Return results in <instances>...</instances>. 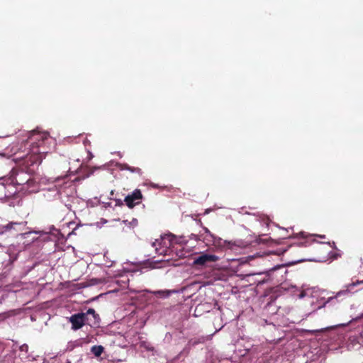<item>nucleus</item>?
I'll return each mask as SVG.
<instances>
[{
	"mask_svg": "<svg viewBox=\"0 0 363 363\" xmlns=\"http://www.w3.org/2000/svg\"><path fill=\"white\" fill-rule=\"evenodd\" d=\"M298 236L304 239V240L298 242L297 244V246L298 247H307L313 241V240H311V238H308L303 232L300 233Z\"/></svg>",
	"mask_w": 363,
	"mask_h": 363,
	"instance_id": "0eeeda50",
	"label": "nucleus"
},
{
	"mask_svg": "<svg viewBox=\"0 0 363 363\" xmlns=\"http://www.w3.org/2000/svg\"><path fill=\"white\" fill-rule=\"evenodd\" d=\"M120 168L121 170H128V169H130V165L128 164H122L120 165Z\"/></svg>",
	"mask_w": 363,
	"mask_h": 363,
	"instance_id": "4468645a",
	"label": "nucleus"
},
{
	"mask_svg": "<svg viewBox=\"0 0 363 363\" xmlns=\"http://www.w3.org/2000/svg\"><path fill=\"white\" fill-rule=\"evenodd\" d=\"M128 171H130L132 173L137 174L139 176H141L143 174L141 169L139 167H135L130 166V169H128Z\"/></svg>",
	"mask_w": 363,
	"mask_h": 363,
	"instance_id": "9b49d317",
	"label": "nucleus"
},
{
	"mask_svg": "<svg viewBox=\"0 0 363 363\" xmlns=\"http://www.w3.org/2000/svg\"><path fill=\"white\" fill-rule=\"evenodd\" d=\"M91 352L96 357H99L104 352V347L101 345L99 346H93L91 347Z\"/></svg>",
	"mask_w": 363,
	"mask_h": 363,
	"instance_id": "6e6552de",
	"label": "nucleus"
},
{
	"mask_svg": "<svg viewBox=\"0 0 363 363\" xmlns=\"http://www.w3.org/2000/svg\"><path fill=\"white\" fill-rule=\"evenodd\" d=\"M142 199L143 195L140 189H135L130 194L125 197L124 202L128 208H132L136 205L140 204Z\"/></svg>",
	"mask_w": 363,
	"mask_h": 363,
	"instance_id": "20e7f679",
	"label": "nucleus"
},
{
	"mask_svg": "<svg viewBox=\"0 0 363 363\" xmlns=\"http://www.w3.org/2000/svg\"><path fill=\"white\" fill-rule=\"evenodd\" d=\"M260 274H248V275H247V277H252V276H255V275H260Z\"/></svg>",
	"mask_w": 363,
	"mask_h": 363,
	"instance_id": "dca6fc26",
	"label": "nucleus"
},
{
	"mask_svg": "<svg viewBox=\"0 0 363 363\" xmlns=\"http://www.w3.org/2000/svg\"><path fill=\"white\" fill-rule=\"evenodd\" d=\"M350 292V290L348 289H345V290H342V291H338L336 295L335 296V298H338L340 296H341L342 295H346V294H348Z\"/></svg>",
	"mask_w": 363,
	"mask_h": 363,
	"instance_id": "ddd939ff",
	"label": "nucleus"
},
{
	"mask_svg": "<svg viewBox=\"0 0 363 363\" xmlns=\"http://www.w3.org/2000/svg\"><path fill=\"white\" fill-rule=\"evenodd\" d=\"M186 242V241L184 238H177L174 235H166L162 238L161 242L156 240L152 243V246L155 247V250L159 255H166L168 250L173 251L174 248L177 250L175 247L177 245L182 247Z\"/></svg>",
	"mask_w": 363,
	"mask_h": 363,
	"instance_id": "7ed1b4c3",
	"label": "nucleus"
},
{
	"mask_svg": "<svg viewBox=\"0 0 363 363\" xmlns=\"http://www.w3.org/2000/svg\"><path fill=\"white\" fill-rule=\"evenodd\" d=\"M26 223H14L11 222L4 226L5 230H11V229L16 231H21L23 228L25 226Z\"/></svg>",
	"mask_w": 363,
	"mask_h": 363,
	"instance_id": "423d86ee",
	"label": "nucleus"
},
{
	"mask_svg": "<svg viewBox=\"0 0 363 363\" xmlns=\"http://www.w3.org/2000/svg\"><path fill=\"white\" fill-rule=\"evenodd\" d=\"M0 187H2V186L0 185Z\"/></svg>",
	"mask_w": 363,
	"mask_h": 363,
	"instance_id": "4be33fe9",
	"label": "nucleus"
},
{
	"mask_svg": "<svg viewBox=\"0 0 363 363\" xmlns=\"http://www.w3.org/2000/svg\"><path fill=\"white\" fill-rule=\"evenodd\" d=\"M89 318H91V319L93 318H92V315H89Z\"/></svg>",
	"mask_w": 363,
	"mask_h": 363,
	"instance_id": "aec40b11",
	"label": "nucleus"
},
{
	"mask_svg": "<svg viewBox=\"0 0 363 363\" xmlns=\"http://www.w3.org/2000/svg\"><path fill=\"white\" fill-rule=\"evenodd\" d=\"M206 246L208 250L218 249L221 246L220 238L213 236L207 228H206Z\"/></svg>",
	"mask_w": 363,
	"mask_h": 363,
	"instance_id": "39448f33",
	"label": "nucleus"
},
{
	"mask_svg": "<svg viewBox=\"0 0 363 363\" xmlns=\"http://www.w3.org/2000/svg\"><path fill=\"white\" fill-rule=\"evenodd\" d=\"M199 284V289H201V288L202 287V286H203V285H202V284H201V283H200V282H199V283H196V282H194V283H193L192 284H193V285H196V284Z\"/></svg>",
	"mask_w": 363,
	"mask_h": 363,
	"instance_id": "2eb2a0df",
	"label": "nucleus"
},
{
	"mask_svg": "<svg viewBox=\"0 0 363 363\" xmlns=\"http://www.w3.org/2000/svg\"><path fill=\"white\" fill-rule=\"evenodd\" d=\"M204 313V305L199 304L194 310V315L196 317L201 316Z\"/></svg>",
	"mask_w": 363,
	"mask_h": 363,
	"instance_id": "1a4fd4ad",
	"label": "nucleus"
},
{
	"mask_svg": "<svg viewBox=\"0 0 363 363\" xmlns=\"http://www.w3.org/2000/svg\"><path fill=\"white\" fill-rule=\"evenodd\" d=\"M356 284H357L353 283L352 284H351V286H355Z\"/></svg>",
	"mask_w": 363,
	"mask_h": 363,
	"instance_id": "a211bd4d",
	"label": "nucleus"
},
{
	"mask_svg": "<svg viewBox=\"0 0 363 363\" xmlns=\"http://www.w3.org/2000/svg\"><path fill=\"white\" fill-rule=\"evenodd\" d=\"M99 315L93 308H89L86 313L74 314L69 318L72 329L74 330L80 329L86 324L90 326L96 325L99 324Z\"/></svg>",
	"mask_w": 363,
	"mask_h": 363,
	"instance_id": "f03ea898",
	"label": "nucleus"
},
{
	"mask_svg": "<svg viewBox=\"0 0 363 363\" xmlns=\"http://www.w3.org/2000/svg\"><path fill=\"white\" fill-rule=\"evenodd\" d=\"M25 146L28 152L25 155H15V160L18 163V168L13 169L11 172V182L16 185H28L34 186L35 184L33 174L37 170L44 156L50 150V145L53 139L45 131L33 130L29 132Z\"/></svg>",
	"mask_w": 363,
	"mask_h": 363,
	"instance_id": "f257e3e1",
	"label": "nucleus"
},
{
	"mask_svg": "<svg viewBox=\"0 0 363 363\" xmlns=\"http://www.w3.org/2000/svg\"><path fill=\"white\" fill-rule=\"evenodd\" d=\"M218 259V257L206 253V263L208 262H216Z\"/></svg>",
	"mask_w": 363,
	"mask_h": 363,
	"instance_id": "9d476101",
	"label": "nucleus"
},
{
	"mask_svg": "<svg viewBox=\"0 0 363 363\" xmlns=\"http://www.w3.org/2000/svg\"><path fill=\"white\" fill-rule=\"evenodd\" d=\"M359 283H363V280L362 281H360Z\"/></svg>",
	"mask_w": 363,
	"mask_h": 363,
	"instance_id": "412c9836",
	"label": "nucleus"
},
{
	"mask_svg": "<svg viewBox=\"0 0 363 363\" xmlns=\"http://www.w3.org/2000/svg\"><path fill=\"white\" fill-rule=\"evenodd\" d=\"M209 284V281H206V282H205V284H206H206Z\"/></svg>",
	"mask_w": 363,
	"mask_h": 363,
	"instance_id": "6ab92c4d",
	"label": "nucleus"
},
{
	"mask_svg": "<svg viewBox=\"0 0 363 363\" xmlns=\"http://www.w3.org/2000/svg\"><path fill=\"white\" fill-rule=\"evenodd\" d=\"M209 211H210V210H209V209H206L205 213H206V214H207V213H209Z\"/></svg>",
	"mask_w": 363,
	"mask_h": 363,
	"instance_id": "f3484780",
	"label": "nucleus"
},
{
	"mask_svg": "<svg viewBox=\"0 0 363 363\" xmlns=\"http://www.w3.org/2000/svg\"><path fill=\"white\" fill-rule=\"evenodd\" d=\"M194 264L204 265V255L199 256L195 261Z\"/></svg>",
	"mask_w": 363,
	"mask_h": 363,
	"instance_id": "f8f14e48",
	"label": "nucleus"
}]
</instances>
